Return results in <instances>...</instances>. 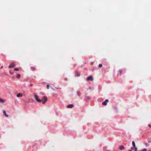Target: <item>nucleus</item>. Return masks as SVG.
I'll list each match as a JSON object with an SVG mask.
<instances>
[{"label":"nucleus","mask_w":151,"mask_h":151,"mask_svg":"<svg viewBox=\"0 0 151 151\" xmlns=\"http://www.w3.org/2000/svg\"><path fill=\"white\" fill-rule=\"evenodd\" d=\"M148 126L150 127H151V125L150 124H149L148 125Z\"/></svg>","instance_id":"obj_23"},{"label":"nucleus","mask_w":151,"mask_h":151,"mask_svg":"<svg viewBox=\"0 0 151 151\" xmlns=\"http://www.w3.org/2000/svg\"><path fill=\"white\" fill-rule=\"evenodd\" d=\"M87 80H90L91 81H92L93 80V78L92 76H89L87 78Z\"/></svg>","instance_id":"obj_4"},{"label":"nucleus","mask_w":151,"mask_h":151,"mask_svg":"<svg viewBox=\"0 0 151 151\" xmlns=\"http://www.w3.org/2000/svg\"><path fill=\"white\" fill-rule=\"evenodd\" d=\"M119 149L121 150H122L123 148H124V147L123 146H119Z\"/></svg>","instance_id":"obj_10"},{"label":"nucleus","mask_w":151,"mask_h":151,"mask_svg":"<svg viewBox=\"0 0 151 151\" xmlns=\"http://www.w3.org/2000/svg\"><path fill=\"white\" fill-rule=\"evenodd\" d=\"M3 113H4V114L7 117H8V115L6 114V112L5 111H4Z\"/></svg>","instance_id":"obj_7"},{"label":"nucleus","mask_w":151,"mask_h":151,"mask_svg":"<svg viewBox=\"0 0 151 151\" xmlns=\"http://www.w3.org/2000/svg\"><path fill=\"white\" fill-rule=\"evenodd\" d=\"M3 67L2 66L1 67V69H2L3 68Z\"/></svg>","instance_id":"obj_25"},{"label":"nucleus","mask_w":151,"mask_h":151,"mask_svg":"<svg viewBox=\"0 0 151 151\" xmlns=\"http://www.w3.org/2000/svg\"><path fill=\"white\" fill-rule=\"evenodd\" d=\"M30 86L31 87H32L33 86V84H30Z\"/></svg>","instance_id":"obj_22"},{"label":"nucleus","mask_w":151,"mask_h":151,"mask_svg":"<svg viewBox=\"0 0 151 151\" xmlns=\"http://www.w3.org/2000/svg\"><path fill=\"white\" fill-rule=\"evenodd\" d=\"M15 66V65L14 63H12L10 65H9V68H14Z\"/></svg>","instance_id":"obj_3"},{"label":"nucleus","mask_w":151,"mask_h":151,"mask_svg":"<svg viewBox=\"0 0 151 151\" xmlns=\"http://www.w3.org/2000/svg\"><path fill=\"white\" fill-rule=\"evenodd\" d=\"M102 104L104 105H106L107 104V103L105 101L102 102Z\"/></svg>","instance_id":"obj_9"},{"label":"nucleus","mask_w":151,"mask_h":151,"mask_svg":"<svg viewBox=\"0 0 151 151\" xmlns=\"http://www.w3.org/2000/svg\"><path fill=\"white\" fill-rule=\"evenodd\" d=\"M34 98L35 100L37 101V102H39L40 103H41V99H38V96L36 94H35L34 95Z\"/></svg>","instance_id":"obj_1"},{"label":"nucleus","mask_w":151,"mask_h":151,"mask_svg":"<svg viewBox=\"0 0 151 151\" xmlns=\"http://www.w3.org/2000/svg\"><path fill=\"white\" fill-rule=\"evenodd\" d=\"M132 144L134 147H136L135 142L134 141L132 142Z\"/></svg>","instance_id":"obj_8"},{"label":"nucleus","mask_w":151,"mask_h":151,"mask_svg":"<svg viewBox=\"0 0 151 151\" xmlns=\"http://www.w3.org/2000/svg\"><path fill=\"white\" fill-rule=\"evenodd\" d=\"M31 69L32 71L34 70H35V69L34 68V67H31Z\"/></svg>","instance_id":"obj_17"},{"label":"nucleus","mask_w":151,"mask_h":151,"mask_svg":"<svg viewBox=\"0 0 151 151\" xmlns=\"http://www.w3.org/2000/svg\"><path fill=\"white\" fill-rule=\"evenodd\" d=\"M74 106V105L73 104H70L68 105L67 106V107L68 108H72Z\"/></svg>","instance_id":"obj_5"},{"label":"nucleus","mask_w":151,"mask_h":151,"mask_svg":"<svg viewBox=\"0 0 151 151\" xmlns=\"http://www.w3.org/2000/svg\"><path fill=\"white\" fill-rule=\"evenodd\" d=\"M122 70L121 69H120L119 70V73L120 74H121V73H122Z\"/></svg>","instance_id":"obj_16"},{"label":"nucleus","mask_w":151,"mask_h":151,"mask_svg":"<svg viewBox=\"0 0 151 151\" xmlns=\"http://www.w3.org/2000/svg\"><path fill=\"white\" fill-rule=\"evenodd\" d=\"M134 148H135V149L134 151H137V148L136 147H134Z\"/></svg>","instance_id":"obj_21"},{"label":"nucleus","mask_w":151,"mask_h":151,"mask_svg":"<svg viewBox=\"0 0 151 151\" xmlns=\"http://www.w3.org/2000/svg\"><path fill=\"white\" fill-rule=\"evenodd\" d=\"M99 68H101L102 66V65L101 64H99Z\"/></svg>","instance_id":"obj_18"},{"label":"nucleus","mask_w":151,"mask_h":151,"mask_svg":"<svg viewBox=\"0 0 151 151\" xmlns=\"http://www.w3.org/2000/svg\"><path fill=\"white\" fill-rule=\"evenodd\" d=\"M22 94L20 93H18L17 96V97H22Z\"/></svg>","instance_id":"obj_6"},{"label":"nucleus","mask_w":151,"mask_h":151,"mask_svg":"<svg viewBox=\"0 0 151 151\" xmlns=\"http://www.w3.org/2000/svg\"><path fill=\"white\" fill-rule=\"evenodd\" d=\"M53 88L52 87H51V88Z\"/></svg>","instance_id":"obj_27"},{"label":"nucleus","mask_w":151,"mask_h":151,"mask_svg":"<svg viewBox=\"0 0 151 151\" xmlns=\"http://www.w3.org/2000/svg\"><path fill=\"white\" fill-rule=\"evenodd\" d=\"M75 76H80V74L78 73H76L75 75Z\"/></svg>","instance_id":"obj_13"},{"label":"nucleus","mask_w":151,"mask_h":151,"mask_svg":"<svg viewBox=\"0 0 151 151\" xmlns=\"http://www.w3.org/2000/svg\"><path fill=\"white\" fill-rule=\"evenodd\" d=\"M21 77V75L20 74L17 75V78H19Z\"/></svg>","instance_id":"obj_12"},{"label":"nucleus","mask_w":151,"mask_h":151,"mask_svg":"<svg viewBox=\"0 0 151 151\" xmlns=\"http://www.w3.org/2000/svg\"><path fill=\"white\" fill-rule=\"evenodd\" d=\"M47 97L46 96H45L42 99V103L44 104L45 102L47 101Z\"/></svg>","instance_id":"obj_2"},{"label":"nucleus","mask_w":151,"mask_h":151,"mask_svg":"<svg viewBox=\"0 0 151 151\" xmlns=\"http://www.w3.org/2000/svg\"><path fill=\"white\" fill-rule=\"evenodd\" d=\"M104 101L107 103L109 102V100L108 99H106Z\"/></svg>","instance_id":"obj_20"},{"label":"nucleus","mask_w":151,"mask_h":151,"mask_svg":"<svg viewBox=\"0 0 151 151\" xmlns=\"http://www.w3.org/2000/svg\"><path fill=\"white\" fill-rule=\"evenodd\" d=\"M53 88L52 87H51V88Z\"/></svg>","instance_id":"obj_28"},{"label":"nucleus","mask_w":151,"mask_h":151,"mask_svg":"<svg viewBox=\"0 0 151 151\" xmlns=\"http://www.w3.org/2000/svg\"><path fill=\"white\" fill-rule=\"evenodd\" d=\"M77 94L78 95V96H80L81 94V93L79 91H77Z\"/></svg>","instance_id":"obj_15"},{"label":"nucleus","mask_w":151,"mask_h":151,"mask_svg":"<svg viewBox=\"0 0 151 151\" xmlns=\"http://www.w3.org/2000/svg\"><path fill=\"white\" fill-rule=\"evenodd\" d=\"M9 73H10L11 74H13V73L11 72L10 71H9Z\"/></svg>","instance_id":"obj_24"},{"label":"nucleus","mask_w":151,"mask_h":151,"mask_svg":"<svg viewBox=\"0 0 151 151\" xmlns=\"http://www.w3.org/2000/svg\"><path fill=\"white\" fill-rule=\"evenodd\" d=\"M49 85L48 84L47 85V89H49Z\"/></svg>","instance_id":"obj_19"},{"label":"nucleus","mask_w":151,"mask_h":151,"mask_svg":"<svg viewBox=\"0 0 151 151\" xmlns=\"http://www.w3.org/2000/svg\"><path fill=\"white\" fill-rule=\"evenodd\" d=\"M129 151H132L131 150H129Z\"/></svg>","instance_id":"obj_26"},{"label":"nucleus","mask_w":151,"mask_h":151,"mask_svg":"<svg viewBox=\"0 0 151 151\" xmlns=\"http://www.w3.org/2000/svg\"><path fill=\"white\" fill-rule=\"evenodd\" d=\"M19 70V69L17 68H15L14 69V70L15 71H18Z\"/></svg>","instance_id":"obj_14"},{"label":"nucleus","mask_w":151,"mask_h":151,"mask_svg":"<svg viewBox=\"0 0 151 151\" xmlns=\"http://www.w3.org/2000/svg\"><path fill=\"white\" fill-rule=\"evenodd\" d=\"M4 102V100L3 99L0 98V102L3 103Z\"/></svg>","instance_id":"obj_11"}]
</instances>
